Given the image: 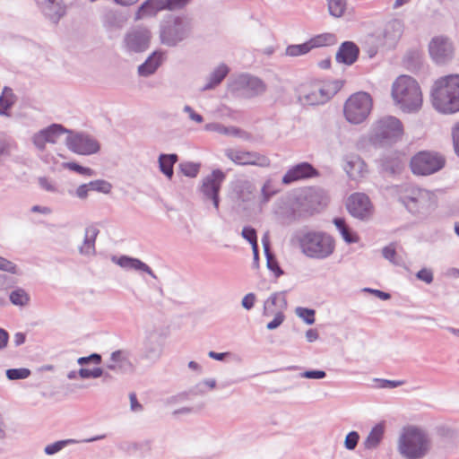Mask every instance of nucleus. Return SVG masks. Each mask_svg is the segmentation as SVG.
Listing matches in <instances>:
<instances>
[{
	"label": "nucleus",
	"mask_w": 459,
	"mask_h": 459,
	"mask_svg": "<svg viewBox=\"0 0 459 459\" xmlns=\"http://www.w3.org/2000/svg\"><path fill=\"white\" fill-rule=\"evenodd\" d=\"M431 104L438 113L450 115L459 111V74L437 79L430 91Z\"/></svg>",
	"instance_id": "f257e3e1"
},
{
	"label": "nucleus",
	"mask_w": 459,
	"mask_h": 459,
	"mask_svg": "<svg viewBox=\"0 0 459 459\" xmlns=\"http://www.w3.org/2000/svg\"><path fill=\"white\" fill-rule=\"evenodd\" d=\"M394 105L403 113L419 112L423 105V94L419 82L409 75H400L393 82L391 92Z\"/></svg>",
	"instance_id": "f03ea898"
},
{
	"label": "nucleus",
	"mask_w": 459,
	"mask_h": 459,
	"mask_svg": "<svg viewBox=\"0 0 459 459\" xmlns=\"http://www.w3.org/2000/svg\"><path fill=\"white\" fill-rule=\"evenodd\" d=\"M432 442L428 432L420 428H404L396 441V450L403 459H422L431 450Z\"/></svg>",
	"instance_id": "7ed1b4c3"
},
{
	"label": "nucleus",
	"mask_w": 459,
	"mask_h": 459,
	"mask_svg": "<svg viewBox=\"0 0 459 459\" xmlns=\"http://www.w3.org/2000/svg\"><path fill=\"white\" fill-rule=\"evenodd\" d=\"M403 134V124L398 117L384 116L371 124L368 140L375 145H390L401 141Z\"/></svg>",
	"instance_id": "20e7f679"
},
{
	"label": "nucleus",
	"mask_w": 459,
	"mask_h": 459,
	"mask_svg": "<svg viewBox=\"0 0 459 459\" xmlns=\"http://www.w3.org/2000/svg\"><path fill=\"white\" fill-rule=\"evenodd\" d=\"M299 245L303 255L318 260L329 257L335 249L334 239L323 231L310 230L301 233Z\"/></svg>",
	"instance_id": "39448f33"
},
{
	"label": "nucleus",
	"mask_w": 459,
	"mask_h": 459,
	"mask_svg": "<svg viewBox=\"0 0 459 459\" xmlns=\"http://www.w3.org/2000/svg\"><path fill=\"white\" fill-rule=\"evenodd\" d=\"M192 31L190 18L185 15H169L160 29V42L168 47H175L186 39Z\"/></svg>",
	"instance_id": "423d86ee"
},
{
	"label": "nucleus",
	"mask_w": 459,
	"mask_h": 459,
	"mask_svg": "<svg viewBox=\"0 0 459 459\" xmlns=\"http://www.w3.org/2000/svg\"><path fill=\"white\" fill-rule=\"evenodd\" d=\"M338 91L337 83L307 82L296 88V96L302 105H321Z\"/></svg>",
	"instance_id": "0eeeda50"
},
{
	"label": "nucleus",
	"mask_w": 459,
	"mask_h": 459,
	"mask_svg": "<svg viewBox=\"0 0 459 459\" xmlns=\"http://www.w3.org/2000/svg\"><path fill=\"white\" fill-rule=\"evenodd\" d=\"M373 107L371 96L364 91L352 94L343 106L346 121L351 125H359L367 120Z\"/></svg>",
	"instance_id": "6e6552de"
},
{
	"label": "nucleus",
	"mask_w": 459,
	"mask_h": 459,
	"mask_svg": "<svg viewBox=\"0 0 459 459\" xmlns=\"http://www.w3.org/2000/svg\"><path fill=\"white\" fill-rule=\"evenodd\" d=\"M152 38V31L149 28L145 26L132 27L124 34L121 48L129 56L143 53L150 48Z\"/></svg>",
	"instance_id": "1a4fd4ad"
},
{
	"label": "nucleus",
	"mask_w": 459,
	"mask_h": 459,
	"mask_svg": "<svg viewBox=\"0 0 459 459\" xmlns=\"http://www.w3.org/2000/svg\"><path fill=\"white\" fill-rule=\"evenodd\" d=\"M446 163L445 158L432 152H420L411 160V169L413 174L428 176L440 170Z\"/></svg>",
	"instance_id": "9d476101"
},
{
	"label": "nucleus",
	"mask_w": 459,
	"mask_h": 459,
	"mask_svg": "<svg viewBox=\"0 0 459 459\" xmlns=\"http://www.w3.org/2000/svg\"><path fill=\"white\" fill-rule=\"evenodd\" d=\"M430 195L428 191L411 186H404L399 193L400 202L411 213L423 212L429 206Z\"/></svg>",
	"instance_id": "9b49d317"
},
{
	"label": "nucleus",
	"mask_w": 459,
	"mask_h": 459,
	"mask_svg": "<svg viewBox=\"0 0 459 459\" xmlns=\"http://www.w3.org/2000/svg\"><path fill=\"white\" fill-rule=\"evenodd\" d=\"M224 154L230 160L238 166L268 168L271 165V160L267 155L255 151L227 148L224 150Z\"/></svg>",
	"instance_id": "f8f14e48"
},
{
	"label": "nucleus",
	"mask_w": 459,
	"mask_h": 459,
	"mask_svg": "<svg viewBox=\"0 0 459 459\" xmlns=\"http://www.w3.org/2000/svg\"><path fill=\"white\" fill-rule=\"evenodd\" d=\"M429 52L432 60L438 65H444L454 58L455 47L454 41L447 36L438 35L429 43Z\"/></svg>",
	"instance_id": "ddd939ff"
},
{
	"label": "nucleus",
	"mask_w": 459,
	"mask_h": 459,
	"mask_svg": "<svg viewBox=\"0 0 459 459\" xmlns=\"http://www.w3.org/2000/svg\"><path fill=\"white\" fill-rule=\"evenodd\" d=\"M226 178V175L221 169H214L209 175L205 176L200 186V193L204 200H211L217 212H219L220 196L221 184Z\"/></svg>",
	"instance_id": "4468645a"
},
{
	"label": "nucleus",
	"mask_w": 459,
	"mask_h": 459,
	"mask_svg": "<svg viewBox=\"0 0 459 459\" xmlns=\"http://www.w3.org/2000/svg\"><path fill=\"white\" fill-rule=\"evenodd\" d=\"M66 146L71 152L80 155H91L100 149L99 142L86 134L67 136Z\"/></svg>",
	"instance_id": "2eb2a0df"
},
{
	"label": "nucleus",
	"mask_w": 459,
	"mask_h": 459,
	"mask_svg": "<svg viewBox=\"0 0 459 459\" xmlns=\"http://www.w3.org/2000/svg\"><path fill=\"white\" fill-rule=\"evenodd\" d=\"M65 132L61 125L53 124L34 134L32 143L38 150L44 151L47 143H56Z\"/></svg>",
	"instance_id": "dca6fc26"
},
{
	"label": "nucleus",
	"mask_w": 459,
	"mask_h": 459,
	"mask_svg": "<svg viewBox=\"0 0 459 459\" xmlns=\"http://www.w3.org/2000/svg\"><path fill=\"white\" fill-rule=\"evenodd\" d=\"M349 212L355 218L364 220L371 213V203L362 193L352 194L346 204Z\"/></svg>",
	"instance_id": "f3484780"
},
{
	"label": "nucleus",
	"mask_w": 459,
	"mask_h": 459,
	"mask_svg": "<svg viewBox=\"0 0 459 459\" xmlns=\"http://www.w3.org/2000/svg\"><path fill=\"white\" fill-rule=\"evenodd\" d=\"M319 177V172L308 162H301L292 166L282 177L283 184H290L298 180H303Z\"/></svg>",
	"instance_id": "a211bd4d"
},
{
	"label": "nucleus",
	"mask_w": 459,
	"mask_h": 459,
	"mask_svg": "<svg viewBox=\"0 0 459 459\" xmlns=\"http://www.w3.org/2000/svg\"><path fill=\"white\" fill-rule=\"evenodd\" d=\"M235 84L236 89L242 91V94L247 98L260 95L265 91V85L260 79L247 74L240 75Z\"/></svg>",
	"instance_id": "6ab92c4d"
},
{
	"label": "nucleus",
	"mask_w": 459,
	"mask_h": 459,
	"mask_svg": "<svg viewBox=\"0 0 459 459\" xmlns=\"http://www.w3.org/2000/svg\"><path fill=\"white\" fill-rule=\"evenodd\" d=\"M111 261L125 270H131L137 273H144L152 278L156 279L157 276L152 269L142 260L128 255L112 256Z\"/></svg>",
	"instance_id": "aec40b11"
},
{
	"label": "nucleus",
	"mask_w": 459,
	"mask_h": 459,
	"mask_svg": "<svg viewBox=\"0 0 459 459\" xmlns=\"http://www.w3.org/2000/svg\"><path fill=\"white\" fill-rule=\"evenodd\" d=\"M107 368L117 373H127L133 370L130 353L126 350H117L110 354L106 365Z\"/></svg>",
	"instance_id": "412c9836"
},
{
	"label": "nucleus",
	"mask_w": 459,
	"mask_h": 459,
	"mask_svg": "<svg viewBox=\"0 0 459 459\" xmlns=\"http://www.w3.org/2000/svg\"><path fill=\"white\" fill-rule=\"evenodd\" d=\"M143 356L152 360L158 359L162 352L161 337L159 333L150 331L146 333L143 342Z\"/></svg>",
	"instance_id": "4be33fe9"
},
{
	"label": "nucleus",
	"mask_w": 459,
	"mask_h": 459,
	"mask_svg": "<svg viewBox=\"0 0 459 459\" xmlns=\"http://www.w3.org/2000/svg\"><path fill=\"white\" fill-rule=\"evenodd\" d=\"M168 10L164 0H145L134 13L135 22L155 17L160 12Z\"/></svg>",
	"instance_id": "5701e85b"
},
{
	"label": "nucleus",
	"mask_w": 459,
	"mask_h": 459,
	"mask_svg": "<svg viewBox=\"0 0 459 459\" xmlns=\"http://www.w3.org/2000/svg\"><path fill=\"white\" fill-rule=\"evenodd\" d=\"M204 130L208 131V132H214L219 134H222V135H226V136L240 138L245 141H248L251 139V135L249 133H247L238 127H236L233 126H224L221 123H217V122L206 124L204 126Z\"/></svg>",
	"instance_id": "b1692460"
},
{
	"label": "nucleus",
	"mask_w": 459,
	"mask_h": 459,
	"mask_svg": "<svg viewBox=\"0 0 459 459\" xmlns=\"http://www.w3.org/2000/svg\"><path fill=\"white\" fill-rule=\"evenodd\" d=\"M344 170L348 177L352 180H359L363 178L368 172L366 163L357 155H351L347 158L344 165Z\"/></svg>",
	"instance_id": "393cba45"
},
{
	"label": "nucleus",
	"mask_w": 459,
	"mask_h": 459,
	"mask_svg": "<svg viewBox=\"0 0 459 459\" xmlns=\"http://www.w3.org/2000/svg\"><path fill=\"white\" fill-rule=\"evenodd\" d=\"M286 308L287 300L284 292H274L264 301L263 315L270 316L277 311L283 312Z\"/></svg>",
	"instance_id": "a878e982"
},
{
	"label": "nucleus",
	"mask_w": 459,
	"mask_h": 459,
	"mask_svg": "<svg viewBox=\"0 0 459 459\" xmlns=\"http://www.w3.org/2000/svg\"><path fill=\"white\" fill-rule=\"evenodd\" d=\"M403 32V22L400 20L394 19L385 23L383 30V38L387 45L393 46L401 38Z\"/></svg>",
	"instance_id": "bb28decb"
},
{
	"label": "nucleus",
	"mask_w": 459,
	"mask_h": 459,
	"mask_svg": "<svg viewBox=\"0 0 459 459\" xmlns=\"http://www.w3.org/2000/svg\"><path fill=\"white\" fill-rule=\"evenodd\" d=\"M359 48L351 41L343 42L336 53V60L345 65H352L358 58Z\"/></svg>",
	"instance_id": "cd10ccee"
},
{
	"label": "nucleus",
	"mask_w": 459,
	"mask_h": 459,
	"mask_svg": "<svg viewBox=\"0 0 459 459\" xmlns=\"http://www.w3.org/2000/svg\"><path fill=\"white\" fill-rule=\"evenodd\" d=\"M163 60V53L154 51L148 56L145 62L138 66V74L140 76L148 77L154 74Z\"/></svg>",
	"instance_id": "c85d7f7f"
},
{
	"label": "nucleus",
	"mask_w": 459,
	"mask_h": 459,
	"mask_svg": "<svg viewBox=\"0 0 459 459\" xmlns=\"http://www.w3.org/2000/svg\"><path fill=\"white\" fill-rule=\"evenodd\" d=\"M99 234V230L94 226L85 229L82 244L79 247V253L84 256H92L95 255V241Z\"/></svg>",
	"instance_id": "c756f323"
},
{
	"label": "nucleus",
	"mask_w": 459,
	"mask_h": 459,
	"mask_svg": "<svg viewBox=\"0 0 459 459\" xmlns=\"http://www.w3.org/2000/svg\"><path fill=\"white\" fill-rule=\"evenodd\" d=\"M305 198L313 210H318L319 208L326 205L328 202V195L326 191L320 187L309 188L306 193Z\"/></svg>",
	"instance_id": "7c9ffc66"
},
{
	"label": "nucleus",
	"mask_w": 459,
	"mask_h": 459,
	"mask_svg": "<svg viewBox=\"0 0 459 459\" xmlns=\"http://www.w3.org/2000/svg\"><path fill=\"white\" fill-rule=\"evenodd\" d=\"M385 425L378 423L369 431L368 437L363 441V446L366 450L377 449L381 444L385 435Z\"/></svg>",
	"instance_id": "2f4dec72"
},
{
	"label": "nucleus",
	"mask_w": 459,
	"mask_h": 459,
	"mask_svg": "<svg viewBox=\"0 0 459 459\" xmlns=\"http://www.w3.org/2000/svg\"><path fill=\"white\" fill-rule=\"evenodd\" d=\"M178 161L177 154H160L158 159L159 168L169 179H171L174 174L173 167Z\"/></svg>",
	"instance_id": "473e14b6"
},
{
	"label": "nucleus",
	"mask_w": 459,
	"mask_h": 459,
	"mask_svg": "<svg viewBox=\"0 0 459 459\" xmlns=\"http://www.w3.org/2000/svg\"><path fill=\"white\" fill-rule=\"evenodd\" d=\"M229 73V68L226 65L221 64L217 66L208 78V82L203 87L204 91L211 90L221 82Z\"/></svg>",
	"instance_id": "72a5a7b5"
},
{
	"label": "nucleus",
	"mask_w": 459,
	"mask_h": 459,
	"mask_svg": "<svg viewBox=\"0 0 459 459\" xmlns=\"http://www.w3.org/2000/svg\"><path fill=\"white\" fill-rule=\"evenodd\" d=\"M333 224L336 229L339 230L342 238L347 244L357 243L359 241V237L356 233L352 232L345 223V221L342 218H335L333 220Z\"/></svg>",
	"instance_id": "f704fd0d"
},
{
	"label": "nucleus",
	"mask_w": 459,
	"mask_h": 459,
	"mask_svg": "<svg viewBox=\"0 0 459 459\" xmlns=\"http://www.w3.org/2000/svg\"><path fill=\"white\" fill-rule=\"evenodd\" d=\"M42 10L44 14L55 23H56L65 14L64 6L56 0L48 5H46Z\"/></svg>",
	"instance_id": "c9c22d12"
},
{
	"label": "nucleus",
	"mask_w": 459,
	"mask_h": 459,
	"mask_svg": "<svg viewBox=\"0 0 459 459\" xmlns=\"http://www.w3.org/2000/svg\"><path fill=\"white\" fill-rule=\"evenodd\" d=\"M15 100L13 90L4 87L0 96V116H8L7 110L14 104Z\"/></svg>",
	"instance_id": "e433bc0d"
},
{
	"label": "nucleus",
	"mask_w": 459,
	"mask_h": 459,
	"mask_svg": "<svg viewBox=\"0 0 459 459\" xmlns=\"http://www.w3.org/2000/svg\"><path fill=\"white\" fill-rule=\"evenodd\" d=\"M9 299L14 306L24 307L30 301V295L25 290L17 288L10 293Z\"/></svg>",
	"instance_id": "4c0bfd02"
},
{
	"label": "nucleus",
	"mask_w": 459,
	"mask_h": 459,
	"mask_svg": "<svg viewBox=\"0 0 459 459\" xmlns=\"http://www.w3.org/2000/svg\"><path fill=\"white\" fill-rule=\"evenodd\" d=\"M77 443H79L78 440L72 439V438L58 440L52 444L47 445L44 448V452L48 455H53L58 452H60L62 449H64L67 446L73 445V444H77Z\"/></svg>",
	"instance_id": "58836bf2"
},
{
	"label": "nucleus",
	"mask_w": 459,
	"mask_h": 459,
	"mask_svg": "<svg viewBox=\"0 0 459 459\" xmlns=\"http://www.w3.org/2000/svg\"><path fill=\"white\" fill-rule=\"evenodd\" d=\"M329 13L335 17H342L347 8V0H327Z\"/></svg>",
	"instance_id": "ea45409f"
},
{
	"label": "nucleus",
	"mask_w": 459,
	"mask_h": 459,
	"mask_svg": "<svg viewBox=\"0 0 459 459\" xmlns=\"http://www.w3.org/2000/svg\"><path fill=\"white\" fill-rule=\"evenodd\" d=\"M312 49V45L308 42L299 44V45H290L285 49V55L288 56L295 57L301 55H305L308 53Z\"/></svg>",
	"instance_id": "a19ab883"
},
{
	"label": "nucleus",
	"mask_w": 459,
	"mask_h": 459,
	"mask_svg": "<svg viewBox=\"0 0 459 459\" xmlns=\"http://www.w3.org/2000/svg\"><path fill=\"white\" fill-rule=\"evenodd\" d=\"M335 42H336L335 36L331 33L318 35L309 41V43L312 45V48L322 47V46L333 45Z\"/></svg>",
	"instance_id": "79ce46f5"
},
{
	"label": "nucleus",
	"mask_w": 459,
	"mask_h": 459,
	"mask_svg": "<svg viewBox=\"0 0 459 459\" xmlns=\"http://www.w3.org/2000/svg\"><path fill=\"white\" fill-rule=\"evenodd\" d=\"M179 169L186 177L195 178L199 173L200 164L191 161L182 162L179 165Z\"/></svg>",
	"instance_id": "37998d69"
},
{
	"label": "nucleus",
	"mask_w": 459,
	"mask_h": 459,
	"mask_svg": "<svg viewBox=\"0 0 459 459\" xmlns=\"http://www.w3.org/2000/svg\"><path fill=\"white\" fill-rule=\"evenodd\" d=\"M295 314L307 325H313L315 323L314 309L298 307L295 309Z\"/></svg>",
	"instance_id": "c03bdc74"
},
{
	"label": "nucleus",
	"mask_w": 459,
	"mask_h": 459,
	"mask_svg": "<svg viewBox=\"0 0 459 459\" xmlns=\"http://www.w3.org/2000/svg\"><path fill=\"white\" fill-rule=\"evenodd\" d=\"M6 377L9 380L25 379L30 377V370L25 368L7 369Z\"/></svg>",
	"instance_id": "a18cd8bd"
},
{
	"label": "nucleus",
	"mask_w": 459,
	"mask_h": 459,
	"mask_svg": "<svg viewBox=\"0 0 459 459\" xmlns=\"http://www.w3.org/2000/svg\"><path fill=\"white\" fill-rule=\"evenodd\" d=\"M89 184L91 191H96L103 194H109L112 189V185L109 182L103 179L91 181Z\"/></svg>",
	"instance_id": "49530a36"
},
{
	"label": "nucleus",
	"mask_w": 459,
	"mask_h": 459,
	"mask_svg": "<svg viewBox=\"0 0 459 459\" xmlns=\"http://www.w3.org/2000/svg\"><path fill=\"white\" fill-rule=\"evenodd\" d=\"M62 167L70 170L75 171L78 174L91 177L94 175L93 169L91 168L82 167L75 162H64Z\"/></svg>",
	"instance_id": "de8ad7c7"
},
{
	"label": "nucleus",
	"mask_w": 459,
	"mask_h": 459,
	"mask_svg": "<svg viewBox=\"0 0 459 459\" xmlns=\"http://www.w3.org/2000/svg\"><path fill=\"white\" fill-rule=\"evenodd\" d=\"M383 256L395 265H401L402 262L396 255L395 247L394 245L385 247L382 250Z\"/></svg>",
	"instance_id": "09e8293b"
},
{
	"label": "nucleus",
	"mask_w": 459,
	"mask_h": 459,
	"mask_svg": "<svg viewBox=\"0 0 459 459\" xmlns=\"http://www.w3.org/2000/svg\"><path fill=\"white\" fill-rule=\"evenodd\" d=\"M13 145L7 141H0V164H3L12 154Z\"/></svg>",
	"instance_id": "8fccbe9b"
},
{
	"label": "nucleus",
	"mask_w": 459,
	"mask_h": 459,
	"mask_svg": "<svg viewBox=\"0 0 459 459\" xmlns=\"http://www.w3.org/2000/svg\"><path fill=\"white\" fill-rule=\"evenodd\" d=\"M359 435L357 431H351L344 439V446L348 450H354L358 445Z\"/></svg>",
	"instance_id": "3c124183"
},
{
	"label": "nucleus",
	"mask_w": 459,
	"mask_h": 459,
	"mask_svg": "<svg viewBox=\"0 0 459 459\" xmlns=\"http://www.w3.org/2000/svg\"><path fill=\"white\" fill-rule=\"evenodd\" d=\"M0 270L13 274H18L19 271L17 265L13 262L0 256Z\"/></svg>",
	"instance_id": "603ef678"
},
{
	"label": "nucleus",
	"mask_w": 459,
	"mask_h": 459,
	"mask_svg": "<svg viewBox=\"0 0 459 459\" xmlns=\"http://www.w3.org/2000/svg\"><path fill=\"white\" fill-rule=\"evenodd\" d=\"M242 237L247 239L251 246L257 245L256 232L251 227H244L241 232Z\"/></svg>",
	"instance_id": "864d4df0"
},
{
	"label": "nucleus",
	"mask_w": 459,
	"mask_h": 459,
	"mask_svg": "<svg viewBox=\"0 0 459 459\" xmlns=\"http://www.w3.org/2000/svg\"><path fill=\"white\" fill-rule=\"evenodd\" d=\"M273 316H274L273 319L266 325L268 330H274L278 328L285 319V316L281 311H277Z\"/></svg>",
	"instance_id": "5fc2aeb1"
},
{
	"label": "nucleus",
	"mask_w": 459,
	"mask_h": 459,
	"mask_svg": "<svg viewBox=\"0 0 459 459\" xmlns=\"http://www.w3.org/2000/svg\"><path fill=\"white\" fill-rule=\"evenodd\" d=\"M216 384H217L216 380L213 378L204 379L195 385L196 394H204L205 393L204 387H207L211 390L214 389L216 387Z\"/></svg>",
	"instance_id": "6e6d98bb"
},
{
	"label": "nucleus",
	"mask_w": 459,
	"mask_h": 459,
	"mask_svg": "<svg viewBox=\"0 0 459 459\" xmlns=\"http://www.w3.org/2000/svg\"><path fill=\"white\" fill-rule=\"evenodd\" d=\"M267 258V267L275 273V275L279 277L283 273L282 270L279 267L277 261L274 259L271 253L265 254Z\"/></svg>",
	"instance_id": "4d7b16f0"
},
{
	"label": "nucleus",
	"mask_w": 459,
	"mask_h": 459,
	"mask_svg": "<svg viewBox=\"0 0 459 459\" xmlns=\"http://www.w3.org/2000/svg\"><path fill=\"white\" fill-rule=\"evenodd\" d=\"M190 0H164L165 5L169 11L183 8Z\"/></svg>",
	"instance_id": "13d9d810"
},
{
	"label": "nucleus",
	"mask_w": 459,
	"mask_h": 459,
	"mask_svg": "<svg viewBox=\"0 0 459 459\" xmlns=\"http://www.w3.org/2000/svg\"><path fill=\"white\" fill-rule=\"evenodd\" d=\"M326 373L324 370H307L300 374V377L307 379H322L325 378Z\"/></svg>",
	"instance_id": "bf43d9fd"
},
{
	"label": "nucleus",
	"mask_w": 459,
	"mask_h": 459,
	"mask_svg": "<svg viewBox=\"0 0 459 459\" xmlns=\"http://www.w3.org/2000/svg\"><path fill=\"white\" fill-rule=\"evenodd\" d=\"M451 134L453 139V145L455 149V152L457 156H459V122L455 123L452 129Z\"/></svg>",
	"instance_id": "052dcab7"
},
{
	"label": "nucleus",
	"mask_w": 459,
	"mask_h": 459,
	"mask_svg": "<svg viewBox=\"0 0 459 459\" xmlns=\"http://www.w3.org/2000/svg\"><path fill=\"white\" fill-rule=\"evenodd\" d=\"M256 300V297L254 293L250 292L245 295L241 300V306L247 309L250 310L254 307Z\"/></svg>",
	"instance_id": "680f3d73"
},
{
	"label": "nucleus",
	"mask_w": 459,
	"mask_h": 459,
	"mask_svg": "<svg viewBox=\"0 0 459 459\" xmlns=\"http://www.w3.org/2000/svg\"><path fill=\"white\" fill-rule=\"evenodd\" d=\"M183 111L188 115L190 120L194 121L196 124H201L204 121L203 117L196 113L193 108L188 105H186L183 108Z\"/></svg>",
	"instance_id": "e2e57ef3"
},
{
	"label": "nucleus",
	"mask_w": 459,
	"mask_h": 459,
	"mask_svg": "<svg viewBox=\"0 0 459 459\" xmlns=\"http://www.w3.org/2000/svg\"><path fill=\"white\" fill-rule=\"evenodd\" d=\"M417 278L428 284L433 281V273L431 270L423 268L417 273Z\"/></svg>",
	"instance_id": "0e129e2a"
},
{
	"label": "nucleus",
	"mask_w": 459,
	"mask_h": 459,
	"mask_svg": "<svg viewBox=\"0 0 459 459\" xmlns=\"http://www.w3.org/2000/svg\"><path fill=\"white\" fill-rule=\"evenodd\" d=\"M90 191L91 190L89 183L82 184L76 188L75 195L79 199L84 200L88 197Z\"/></svg>",
	"instance_id": "69168bd1"
},
{
	"label": "nucleus",
	"mask_w": 459,
	"mask_h": 459,
	"mask_svg": "<svg viewBox=\"0 0 459 459\" xmlns=\"http://www.w3.org/2000/svg\"><path fill=\"white\" fill-rule=\"evenodd\" d=\"M39 184L43 189H45L48 192H56V186L47 178H39Z\"/></svg>",
	"instance_id": "338daca9"
},
{
	"label": "nucleus",
	"mask_w": 459,
	"mask_h": 459,
	"mask_svg": "<svg viewBox=\"0 0 459 459\" xmlns=\"http://www.w3.org/2000/svg\"><path fill=\"white\" fill-rule=\"evenodd\" d=\"M117 14L113 12H109L106 14L104 23L109 28L120 27L121 24L116 23Z\"/></svg>",
	"instance_id": "774afa93"
}]
</instances>
